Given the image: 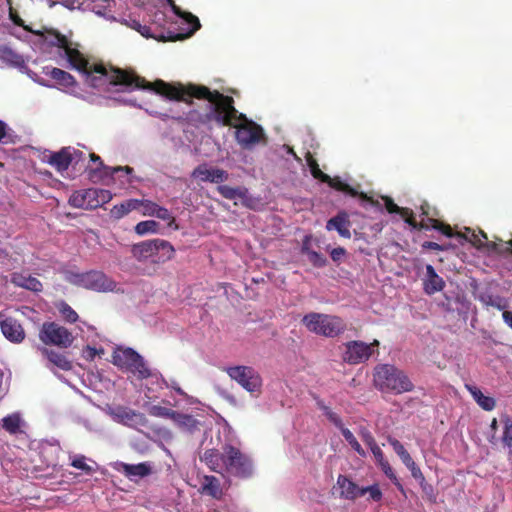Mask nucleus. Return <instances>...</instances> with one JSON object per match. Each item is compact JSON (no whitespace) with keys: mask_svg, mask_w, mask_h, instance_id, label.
Wrapping results in <instances>:
<instances>
[{"mask_svg":"<svg viewBox=\"0 0 512 512\" xmlns=\"http://www.w3.org/2000/svg\"><path fill=\"white\" fill-rule=\"evenodd\" d=\"M111 84L127 87L134 86L138 89L152 90L167 97L168 99L183 101L187 104H192L191 98L207 100L210 102V99H213L214 97V91H211L204 85H172L164 82L163 80H156L155 82L150 83L144 78L122 69L113 70V73L111 74Z\"/></svg>","mask_w":512,"mask_h":512,"instance_id":"1","label":"nucleus"},{"mask_svg":"<svg viewBox=\"0 0 512 512\" xmlns=\"http://www.w3.org/2000/svg\"><path fill=\"white\" fill-rule=\"evenodd\" d=\"M211 471L219 474L247 479L253 475L254 467L251 458L239 448L225 444L222 451L215 448L207 449L200 456Z\"/></svg>","mask_w":512,"mask_h":512,"instance_id":"2","label":"nucleus"},{"mask_svg":"<svg viewBox=\"0 0 512 512\" xmlns=\"http://www.w3.org/2000/svg\"><path fill=\"white\" fill-rule=\"evenodd\" d=\"M44 40L50 46L62 49L70 66L81 72L90 86L98 87L102 77H106L111 83V74L117 68H111L109 71L102 63L91 64L76 47H73V43L65 35L56 30L47 31Z\"/></svg>","mask_w":512,"mask_h":512,"instance_id":"3","label":"nucleus"},{"mask_svg":"<svg viewBox=\"0 0 512 512\" xmlns=\"http://www.w3.org/2000/svg\"><path fill=\"white\" fill-rule=\"evenodd\" d=\"M373 382L381 392L402 394L414 390V384L404 371L391 364H379L374 368Z\"/></svg>","mask_w":512,"mask_h":512,"instance_id":"4","label":"nucleus"},{"mask_svg":"<svg viewBox=\"0 0 512 512\" xmlns=\"http://www.w3.org/2000/svg\"><path fill=\"white\" fill-rule=\"evenodd\" d=\"M209 103L210 110L205 115L207 121L230 127L236 120H246V115L235 108L233 97L224 95L218 90H214V97Z\"/></svg>","mask_w":512,"mask_h":512,"instance_id":"5","label":"nucleus"},{"mask_svg":"<svg viewBox=\"0 0 512 512\" xmlns=\"http://www.w3.org/2000/svg\"><path fill=\"white\" fill-rule=\"evenodd\" d=\"M65 280L75 286L96 292H112L117 286V283L112 278L98 270L83 273L66 271Z\"/></svg>","mask_w":512,"mask_h":512,"instance_id":"6","label":"nucleus"},{"mask_svg":"<svg viewBox=\"0 0 512 512\" xmlns=\"http://www.w3.org/2000/svg\"><path fill=\"white\" fill-rule=\"evenodd\" d=\"M302 323L310 332L331 338L346 330V324L342 318L316 312L306 314Z\"/></svg>","mask_w":512,"mask_h":512,"instance_id":"7","label":"nucleus"},{"mask_svg":"<svg viewBox=\"0 0 512 512\" xmlns=\"http://www.w3.org/2000/svg\"><path fill=\"white\" fill-rule=\"evenodd\" d=\"M174 248L170 242L163 239H150L132 245V256L139 262L157 257V262H165L173 258Z\"/></svg>","mask_w":512,"mask_h":512,"instance_id":"8","label":"nucleus"},{"mask_svg":"<svg viewBox=\"0 0 512 512\" xmlns=\"http://www.w3.org/2000/svg\"><path fill=\"white\" fill-rule=\"evenodd\" d=\"M112 363L121 369L130 371L140 380L151 376V371L143 357L132 348L117 347L112 353Z\"/></svg>","mask_w":512,"mask_h":512,"instance_id":"9","label":"nucleus"},{"mask_svg":"<svg viewBox=\"0 0 512 512\" xmlns=\"http://www.w3.org/2000/svg\"><path fill=\"white\" fill-rule=\"evenodd\" d=\"M112 199V193L106 189L88 188L75 191L69 198V204L74 208L92 210Z\"/></svg>","mask_w":512,"mask_h":512,"instance_id":"10","label":"nucleus"},{"mask_svg":"<svg viewBox=\"0 0 512 512\" xmlns=\"http://www.w3.org/2000/svg\"><path fill=\"white\" fill-rule=\"evenodd\" d=\"M39 339L45 345L68 348L74 341L72 333L56 322H44L39 331Z\"/></svg>","mask_w":512,"mask_h":512,"instance_id":"11","label":"nucleus"},{"mask_svg":"<svg viewBox=\"0 0 512 512\" xmlns=\"http://www.w3.org/2000/svg\"><path fill=\"white\" fill-rule=\"evenodd\" d=\"M232 127L236 129L235 138L238 144L244 148L258 144L265 137L263 128L247 117L246 120H236Z\"/></svg>","mask_w":512,"mask_h":512,"instance_id":"12","label":"nucleus"},{"mask_svg":"<svg viewBox=\"0 0 512 512\" xmlns=\"http://www.w3.org/2000/svg\"><path fill=\"white\" fill-rule=\"evenodd\" d=\"M227 373L245 390L251 393L260 391L262 379L254 368L249 366H234L228 368Z\"/></svg>","mask_w":512,"mask_h":512,"instance_id":"13","label":"nucleus"},{"mask_svg":"<svg viewBox=\"0 0 512 512\" xmlns=\"http://www.w3.org/2000/svg\"><path fill=\"white\" fill-rule=\"evenodd\" d=\"M378 340L367 344L363 341H349L345 344L343 360L351 365H357L367 361L373 354L374 347H378Z\"/></svg>","mask_w":512,"mask_h":512,"instance_id":"14","label":"nucleus"},{"mask_svg":"<svg viewBox=\"0 0 512 512\" xmlns=\"http://www.w3.org/2000/svg\"><path fill=\"white\" fill-rule=\"evenodd\" d=\"M111 415L118 423L133 429L139 430L148 426V419L143 413L126 406H116L112 409Z\"/></svg>","mask_w":512,"mask_h":512,"instance_id":"15","label":"nucleus"},{"mask_svg":"<svg viewBox=\"0 0 512 512\" xmlns=\"http://www.w3.org/2000/svg\"><path fill=\"white\" fill-rule=\"evenodd\" d=\"M83 156V152L72 147H63L58 152L50 154L47 163L53 166L58 172H63L73 163H77Z\"/></svg>","mask_w":512,"mask_h":512,"instance_id":"16","label":"nucleus"},{"mask_svg":"<svg viewBox=\"0 0 512 512\" xmlns=\"http://www.w3.org/2000/svg\"><path fill=\"white\" fill-rule=\"evenodd\" d=\"M166 1L171 7L173 13L181 19H183L189 25V30L185 34H176L174 36L169 37V40L176 41L188 38L192 36L198 29H200V21L195 15H193L190 12L182 11L181 8L175 4L174 0Z\"/></svg>","mask_w":512,"mask_h":512,"instance_id":"17","label":"nucleus"},{"mask_svg":"<svg viewBox=\"0 0 512 512\" xmlns=\"http://www.w3.org/2000/svg\"><path fill=\"white\" fill-rule=\"evenodd\" d=\"M42 356L47 360V367L53 369L56 367L62 371H69L73 368L72 362L65 353L55 351L47 347H39Z\"/></svg>","mask_w":512,"mask_h":512,"instance_id":"18","label":"nucleus"},{"mask_svg":"<svg viewBox=\"0 0 512 512\" xmlns=\"http://www.w3.org/2000/svg\"><path fill=\"white\" fill-rule=\"evenodd\" d=\"M193 178L203 182L221 183L228 179V173L219 168H208L206 164L198 165L192 172Z\"/></svg>","mask_w":512,"mask_h":512,"instance_id":"19","label":"nucleus"},{"mask_svg":"<svg viewBox=\"0 0 512 512\" xmlns=\"http://www.w3.org/2000/svg\"><path fill=\"white\" fill-rule=\"evenodd\" d=\"M0 328L5 338L12 343H21L25 339V331L22 325L12 317L2 320Z\"/></svg>","mask_w":512,"mask_h":512,"instance_id":"20","label":"nucleus"},{"mask_svg":"<svg viewBox=\"0 0 512 512\" xmlns=\"http://www.w3.org/2000/svg\"><path fill=\"white\" fill-rule=\"evenodd\" d=\"M323 183H327L331 188L349 194L352 197H359L360 199L369 202L372 206H379L380 203L377 200H374L372 197H369L364 192H358L356 189L351 187L349 184L343 182L340 177L331 178L328 181H324Z\"/></svg>","mask_w":512,"mask_h":512,"instance_id":"21","label":"nucleus"},{"mask_svg":"<svg viewBox=\"0 0 512 512\" xmlns=\"http://www.w3.org/2000/svg\"><path fill=\"white\" fill-rule=\"evenodd\" d=\"M335 488L339 489L340 498L346 500H355L360 497L362 487H359L355 482L345 475H338Z\"/></svg>","mask_w":512,"mask_h":512,"instance_id":"22","label":"nucleus"},{"mask_svg":"<svg viewBox=\"0 0 512 512\" xmlns=\"http://www.w3.org/2000/svg\"><path fill=\"white\" fill-rule=\"evenodd\" d=\"M350 226L351 222L346 212L338 213L326 223V229L328 231L336 230L341 237L347 239L351 238Z\"/></svg>","mask_w":512,"mask_h":512,"instance_id":"23","label":"nucleus"},{"mask_svg":"<svg viewBox=\"0 0 512 512\" xmlns=\"http://www.w3.org/2000/svg\"><path fill=\"white\" fill-rule=\"evenodd\" d=\"M423 285L425 293L432 295L442 291L445 287V282L443 278L436 273L434 267L428 264L426 266V278L424 279Z\"/></svg>","mask_w":512,"mask_h":512,"instance_id":"24","label":"nucleus"},{"mask_svg":"<svg viewBox=\"0 0 512 512\" xmlns=\"http://www.w3.org/2000/svg\"><path fill=\"white\" fill-rule=\"evenodd\" d=\"M11 282L18 287L33 291L40 292L43 289L42 283L36 278L29 274L24 273H13L11 276Z\"/></svg>","mask_w":512,"mask_h":512,"instance_id":"25","label":"nucleus"},{"mask_svg":"<svg viewBox=\"0 0 512 512\" xmlns=\"http://www.w3.org/2000/svg\"><path fill=\"white\" fill-rule=\"evenodd\" d=\"M465 387L483 410L492 411L495 408L496 400L493 397L484 395L481 389L475 385L466 384Z\"/></svg>","mask_w":512,"mask_h":512,"instance_id":"26","label":"nucleus"},{"mask_svg":"<svg viewBox=\"0 0 512 512\" xmlns=\"http://www.w3.org/2000/svg\"><path fill=\"white\" fill-rule=\"evenodd\" d=\"M122 472L126 477L131 480L136 478H143L151 474L152 469L150 464L143 462L139 464H122Z\"/></svg>","mask_w":512,"mask_h":512,"instance_id":"27","label":"nucleus"},{"mask_svg":"<svg viewBox=\"0 0 512 512\" xmlns=\"http://www.w3.org/2000/svg\"><path fill=\"white\" fill-rule=\"evenodd\" d=\"M173 422L179 429L190 434L199 430L200 422L192 415L176 412Z\"/></svg>","mask_w":512,"mask_h":512,"instance_id":"28","label":"nucleus"},{"mask_svg":"<svg viewBox=\"0 0 512 512\" xmlns=\"http://www.w3.org/2000/svg\"><path fill=\"white\" fill-rule=\"evenodd\" d=\"M0 60L17 68H21L25 65L24 58L5 44H0Z\"/></svg>","mask_w":512,"mask_h":512,"instance_id":"29","label":"nucleus"},{"mask_svg":"<svg viewBox=\"0 0 512 512\" xmlns=\"http://www.w3.org/2000/svg\"><path fill=\"white\" fill-rule=\"evenodd\" d=\"M467 234H470V237L468 238L469 241L472 243L473 246L477 248H483L486 247L489 250L500 252L501 249L498 248L497 243L495 242H489L487 235L483 231H479L476 233L475 231L471 229H467Z\"/></svg>","mask_w":512,"mask_h":512,"instance_id":"30","label":"nucleus"},{"mask_svg":"<svg viewBox=\"0 0 512 512\" xmlns=\"http://www.w3.org/2000/svg\"><path fill=\"white\" fill-rule=\"evenodd\" d=\"M24 421L19 413H12L2 419V428L9 434L15 435L23 432Z\"/></svg>","mask_w":512,"mask_h":512,"instance_id":"31","label":"nucleus"},{"mask_svg":"<svg viewBox=\"0 0 512 512\" xmlns=\"http://www.w3.org/2000/svg\"><path fill=\"white\" fill-rule=\"evenodd\" d=\"M203 492L214 499H221L223 491L218 478L212 475H206L202 486Z\"/></svg>","mask_w":512,"mask_h":512,"instance_id":"32","label":"nucleus"},{"mask_svg":"<svg viewBox=\"0 0 512 512\" xmlns=\"http://www.w3.org/2000/svg\"><path fill=\"white\" fill-rule=\"evenodd\" d=\"M139 209V202L138 199H129L121 204L113 206V208L110 211V214L115 219H120L127 215L129 212L133 210Z\"/></svg>","mask_w":512,"mask_h":512,"instance_id":"33","label":"nucleus"},{"mask_svg":"<svg viewBox=\"0 0 512 512\" xmlns=\"http://www.w3.org/2000/svg\"><path fill=\"white\" fill-rule=\"evenodd\" d=\"M219 194L228 200L236 198L245 199L248 196V189L246 187H231L228 185H219L217 187Z\"/></svg>","mask_w":512,"mask_h":512,"instance_id":"34","label":"nucleus"},{"mask_svg":"<svg viewBox=\"0 0 512 512\" xmlns=\"http://www.w3.org/2000/svg\"><path fill=\"white\" fill-rule=\"evenodd\" d=\"M49 76L59 85L65 87H73L76 84L75 78L70 73L60 68H52L49 72Z\"/></svg>","mask_w":512,"mask_h":512,"instance_id":"35","label":"nucleus"},{"mask_svg":"<svg viewBox=\"0 0 512 512\" xmlns=\"http://www.w3.org/2000/svg\"><path fill=\"white\" fill-rule=\"evenodd\" d=\"M126 24L133 30L139 32L143 37L145 38H154L160 41H166V38L161 35H156L151 32V28L147 25H142L138 20L136 19H130L126 21Z\"/></svg>","mask_w":512,"mask_h":512,"instance_id":"36","label":"nucleus"},{"mask_svg":"<svg viewBox=\"0 0 512 512\" xmlns=\"http://www.w3.org/2000/svg\"><path fill=\"white\" fill-rule=\"evenodd\" d=\"M344 439L348 442L351 448L361 457H366V451L362 448L360 443L357 441L354 434L348 429L343 428L340 430Z\"/></svg>","mask_w":512,"mask_h":512,"instance_id":"37","label":"nucleus"},{"mask_svg":"<svg viewBox=\"0 0 512 512\" xmlns=\"http://www.w3.org/2000/svg\"><path fill=\"white\" fill-rule=\"evenodd\" d=\"M501 422L504 425L502 442L508 448H512V420L508 415H503Z\"/></svg>","mask_w":512,"mask_h":512,"instance_id":"38","label":"nucleus"},{"mask_svg":"<svg viewBox=\"0 0 512 512\" xmlns=\"http://www.w3.org/2000/svg\"><path fill=\"white\" fill-rule=\"evenodd\" d=\"M159 224L154 220L141 221L136 224L134 230L138 235H145L147 233H156Z\"/></svg>","mask_w":512,"mask_h":512,"instance_id":"39","label":"nucleus"},{"mask_svg":"<svg viewBox=\"0 0 512 512\" xmlns=\"http://www.w3.org/2000/svg\"><path fill=\"white\" fill-rule=\"evenodd\" d=\"M177 411L172 410L170 408L160 406V405H153L148 409V413L151 416L154 417H160V418H169L173 421L174 416Z\"/></svg>","mask_w":512,"mask_h":512,"instance_id":"40","label":"nucleus"},{"mask_svg":"<svg viewBox=\"0 0 512 512\" xmlns=\"http://www.w3.org/2000/svg\"><path fill=\"white\" fill-rule=\"evenodd\" d=\"M58 310H59L60 314L62 315V317L69 323H75L79 318L76 311L69 304H67L64 301H62L58 305Z\"/></svg>","mask_w":512,"mask_h":512,"instance_id":"41","label":"nucleus"},{"mask_svg":"<svg viewBox=\"0 0 512 512\" xmlns=\"http://www.w3.org/2000/svg\"><path fill=\"white\" fill-rule=\"evenodd\" d=\"M383 473L392 481V483L397 487V489L405 495V489L399 479L397 478L396 474L394 473L392 467L390 466L389 462L386 461L380 465Z\"/></svg>","mask_w":512,"mask_h":512,"instance_id":"42","label":"nucleus"},{"mask_svg":"<svg viewBox=\"0 0 512 512\" xmlns=\"http://www.w3.org/2000/svg\"><path fill=\"white\" fill-rule=\"evenodd\" d=\"M319 408L324 412L325 416L328 420L333 423L340 430L344 428L341 417L333 412L328 406L324 405L322 402H318Z\"/></svg>","mask_w":512,"mask_h":512,"instance_id":"43","label":"nucleus"},{"mask_svg":"<svg viewBox=\"0 0 512 512\" xmlns=\"http://www.w3.org/2000/svg\"><path fill=\"white\" fill-rule=\"evenodd\" d=\"M308 165L310 172L315 179L321 182L330 180V176L321 171L317 161L314 158L311 157L308 159Z\"/></svg>","mask_w":512,"mask_h":512,"instance_id":"44","label":"nucleus"},{"mask_svg":"<svg viewBox=\"0 0 512 512\" xmlns=\"http://www.w3.org/2000/svg\"><path fill=\"white\" fill-rule=\"evenodd\" d=\"M382 199L384 201L386 210L390 214H393V213L400 214V215H407V214H409L408 208L399 207L396 203H394L392 198H390L388 196H383Z\"/></svg>","mask_w":512,"mask_h":512,"instance_id":"45","label":"nucleus"},{"mask_svg":"<svg viewBox=\"0 0 512 512\" xmlns=\"http://www.w3.org/2000/svg\"><path fill=\"white\" fill-rule=\"evenodd\" d=\"M366 493H369L370 499L373 501L378 502L382 499V491L380 490L378 484L362 487L360 491V497L364 496Z\"/></svg>","mask_w":512,"mask_h":512,"instance_id":"46","label":"nucleus"},{"mask_svg":"<svg viewBox=\"0 0 512 512\" xmlns=\"http://www.w3.org/2000/svg\"><path fill=\"white\" fill-rule=\"evenodd\" d=\"M71 466L84 471L88 475L94 472V469L86 463V457L83 455L75 457L71 462Z\"/></svg>","mask_w":512,"mask_h":512,"instance_id":"47","label":"nucleus"},{"mask_svg":"<svg viewBox=\"0 0 512 512\" xmlns=\"http://www.w3.org/2000/svg\"><path fill=\"white\" fill-rule=\"evenodd\" d=\"M306 256H307L309 262L314 267L320 268V267H324L327 264V259L325 258V256L321 253L316 252L315 250H312Z\"/></svg>","mask_w":512,"mask_h":512,"instance_id":"48","label":"nucleus"},{"mask_svg":"<svg viewBox=\"0 0 512 512\" xmlns=\"http://www.w3.org/2000/svg\"><path fill=\"white\" fill-rule=\"evenodd\" d=\"M139 209L142 208L143 215L146 216H154L156 213V209L159 207L158 204L151 200H138Z\"/></svg>","mask_w":512,"mask_h":512,"instance_id":"49","label":"nucleus"},{"mask_svg":"<svg viewBox=\"0 0 512 512\" xmlns=\"http://www.w3.org/2000/svg\"><path fill=\"white\" fill-rule=\"evenodd\" d=\"M154 216L163 221H167L169 226H171L175 222V218L172 216L170 211L167 208L162 207V206H159L156 209V213Z\"/></svg>","mask_w":512,"mask_h":512,"instance_id":"50","label":"nucleus"},{"mask_svg":"<svg viewBox=\"0 0 512 512\" xmlns=\"http://www.w3.org/2000/svg\"><path fill=\"white\" fill-rule=\"evenodd\" d=\"M388 442L389 444L392 446L393 450L395 451V453L400 457L402 458L404 455H406L407 453H409L405 447L403 446V444L397 440L396 438H393V437H388Z\"/></svg>","mask_w":512,"mask_h":512,"instance_id":"51","label":"nucleus"},{"mask_svg":"<svg viewBox=\"0 0 512 512\" xmlns=\"http://www.w3.org/2000/svg\"><path fill=\"white\" fill-rule=\"evenodd\" d=\"M359 435L363 442L369 447L376 443V440L370 430L367 427H361L359 429Z\"/></svg>","mask_w":512,"mask_h":512,"instance_id":"52","label":"nucleus"},{"mask_svg":"<svg viewBox=\"0 0 512 512\" xmlns=\"http://www.w3.org/2000/svg\"><path fill=\"white\" fill-rule=\"evenodd\" d=\"M315 242L318 245V241L313 238L312 235H306L302 241L301 253L307 255L313 250L312 243Z\"/></svg>","mask_w":512,"mask_h":512,"instance_id":"53","label":"nucleus"},{"mask_svg":"<svg viewBox=\"0 0 512 512\" xmlns=\"http://www.w3.org/2000/svg\"><path fill=\"white\" fill-rule=\"evenodd\" d=\"M372 454L374 455L378 465L380 466L382 463L386 462L387 460L385 459L384 457V454H383V451L381 450V448L378 446L377 443L369 446Z\"/></svg>","mask_w":512,"mask_h":512,"instance_id":"54","label":"nucleus"},{"mask_svg":"<svg viewBox=\"0 0 512 512\" xmlns=\"http://www.w3.org/2000/svg\"><path fill=\"white\" fill-rule=\"evenodd\" d=\"M433 229L440 231L447 237H453L452 228L448 224L443 222H433Z\"/></svg>","mask_w":512,"mask_h":512,"instance_id":"55","label":"nucleus"},{"mask_svg":"<svg viewBox=\"0 0 512 512\" xmlns=\"http://www.w3.org/2000/svg\"><path fill=\"white\" fill-rule=\"evenodd\" d=\"M107 170L106 173H109L111 175L118 173V172H125L126 175H130L133 172V168L130 166H116V167H105Z\"/></svg>","mask_w":512,"mask_h":512,"instance_id":"56","label":"nucleus"},{"mask_svg":"<svg viewBox=\"0 0 512 512\" xmlns=\"http://www.w3.org/2000/svg\"><path fill=\"white\" fill-rule=\"evenodd\" d=\"M98 354L99 351L89 345L83 349V357L88 361H93Z\"/></svg>","mask_w":512,"mask_h":512,"instance_id":"57","label":"nucleus"},{"mask_svg":"<svg viewBox=\"0 0 512 512\" xmlns=\"http://www.w3.org/2000/svg\"><path fill=\"white\" fill-rule=\"evenodd\" d=\"M408 212L409 214L407 215H401V217L404 218L405 222L411 226L412 228L414 229H417L418 228V224L419 222L416 221L415 217H414V213L411 209L408 208Z\"/></svg>","mask_w":512,"mask_h":512,"instance_id":"58","label":"nucleus"},{"mask_svg":"<svg viewBox=\"0 0 512 512\" xmlns=\"http://www.w3.org/2000/svg\"><path fill=\"white\" fill-rule=\"evenodd\" d=\"M345 253H346V250L344 248L337 247V248L332 249V251L330 252V256L334 262H339L342 259V257L345 255Z\"/></svg>","mask_w":512,"mask_h":512,"instance_id":"59","label":"nucleus"},{"mask_svg":"<svg viewBox=\"0 0 512 512\" xmlns=\"http://www.w3.org/2000/svg\"><path fill=\"white\" fill-rule=\"evenodd\" d=\"M411 475L416 480H419L423 490H426V486H424L425 477H424L421 469L419 467L415 468V470L411 471Z\"/></svg>","mask_w":512,"mask_h":512,"instance_id":"60","label":"nucleus"},{"mask_svg":"<svg viewBox=\"0 0 512 512\" xmlns=\"http://www.w3.org/2000/svg\"><path fill=\"white\" fill-rule=\"evenodd\" d=\"M422 248L423 249H430V250H436V251H443L445 248L444 246L436 243V242H432V241H425L423 244H422Z\"/></svg>","mask_w":512,"mask_h":512,"instance_id":"61","label":"nucleus"},{"mask_svg":"<svg viewBox=\"0 0 512 512\" xmlns=\"http://www.w3.org/2000/svg\"><path fill=\"white\" fill-rule=\"evenodd\" d=\"M502 317L504 322L512 329V312L504 311Z\"/></svg>","mask_w":512,"mask_h":512,"instance_id":"62","label":"nucleus"},{"mask_svg":"<svg viewBox=\"0 0 512 512\" xmlns=\"http://www.w3.org/2000/svg\"><path fill=\"white\" fill-rule=\"evenodd\" d=\"M7 135V125L5 122L0 120V142H3Z\"/></svg>","mask_w":512,"mask_h":512,"instance_id":"63","label":"nucleus"},{"mask_svg":"<svg viewBox=\"0 0 512 512\" xmlns=\"http://www.w3.org/2000/svg\"><path fill=\"white\" fill-rule=\"evenodd\" d=\"M10 17L13 23L16 24L17 26H24V21L17 14H13L12 12H10Z\"/></svg>","mask_w":512,"mask_h":512,"instance_id":"64","label":"nucleus"}]
</instances>
